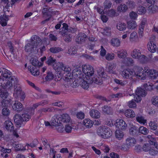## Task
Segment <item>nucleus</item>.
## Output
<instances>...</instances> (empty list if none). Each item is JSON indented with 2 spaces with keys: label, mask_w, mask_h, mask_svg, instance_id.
I'll return each instance as SVG.
<instances>
[{
  "label": "nucleus",
  "mask_w": 158,
  "mask_h": 158,
  "mask_svg": "<svg viewBox=\"0 0 158 158\" xmlns=\"http://www.w3.org/2000/svg\"><path fill=\"white\" fill-rule=\"evenodd\" d=\"M133 95L134 96V99L133 100L137 102H140L141 100V96H139V95H138L136 94H135V95L134 94H132L131 95Z\"/></svg>",
  "instance_id": "obj_63"
},
{
  "label": "nucleus",
  "mask_w": 158,
  "mask_h": 158,
  "mask_svg": "<svg viewBox=\"0 0 158 158\" xmlns=\"http://www.w3.org/2000/svg\"><path fill=\"white\" fill-rule=\"evenodd\" d=\"M42 12L44 14H45L48 12H51L52 14H53L54 12L50 7L48 6H46L43 9Z\"/></svg>",
  "instance_id": "obj_60"
},
{
  "label": "nucleus",
  "mask_w": 158,
  "mask_h": 158,
  "mask_svg": "<svg viewBox=\"0 0 158 158\" xmlns=\"http://www.w3.org/2000/svg\"><path fill=\"white\" fill-rule=\"evenodd\" d=\"M79 80L81 82V85L84 89H87L89 87V79L87 77H83V78H79Z\"/></svg>",
  "instance_id": "obj_14"
},
{
  "label": "nucleus",
  "mask_w": 158,
  "mask_h": 158,
  "mask_svg": "<svg viewBox=\"0 0 158 158\" xmlns=\"http://www.w3.org/2000/svg\"><path fill=\"white\" fill-rule=\"evenodd\" d=\"M25 50L27 52H33L35 48V50L37 51H38L39 49H37V48L35 46H34V45L31 44H27L25 47Z\"/></svg>",
  "instance_id": "obj_19"
},
{
  "label": "nucleus",
  "mask_w": 158,
  "mask_h": 158,
  "mask_svg": "<svg viewBox=\"0 0 158 158\" xmlns=\"http://www.w3.org/2000/svg\"><path fill=\"white\" fill-rule=\"evenodd\" d=\"M10 104V102L7 100H4L1 102V105L2 107H4V108H7Z\"/></svg>",
  "instance_id": "obj_52"
},
{
  "label": "nucleus",
  "mask_w": 158,
  "mask_h": 158,
  "mask_svg": "<svg viewBox=\"0 0 158 158\" xmlns=\"http://www.w3.org/2000/svg\"><path fill=\"white\" fill-rule=\"evenodd\" d=\"M117 54L118 56L120 58H124L126 56V54L125 53V52L123 50L120 51H118L117 52Z\"/></svg>",
  "instance_id": "obj_56"
},
{
  "label": "nucleus",
  "mask_w": 158,
  "mask_h": 158,
  "mask_svg": "<svg viewBox=\"0 0 158 158\" xmlns=\"http://www.w3.org/2000/svg\"><path fill=\"white\" fill-rule=\"evenodd\" d=\"M14 88V96L16 98H18L19 95L20 93L22 92L21 87L19 85H15Z\"/></svg>",
  "instance_id": "obj_25"
},
{
  "label": "nucleus",
  "mask_w": 158,
  "mask_h": 158,
  "mask_svg": "<svg viewBox=\"0 0 158 158\" xmlns=\"http://www.w3.org/2000/svg\"><path fill=\"white\" fill-rule=\"evenodd\" d=\"M59 119L61 121V123H67L70 121V118L69 115L67 114H64L60 115Z\"/></svg>",
  "instance_id": "obj_17"
},
{
  "label": "nucleus",
  "mask_w": 158,
  "mask_h": 158,
  "mask_svg": "<svg viewBox=\"0 0 158 158\" xmlns=\"http://www.w3.org/2000/svg\"><path fill=\"white\" fill-rule=\"evenodd\" d=\"M112 135V132L110 131V128L105 126L104 132H103V135H102V138L104 139L108 138L111 136Z\"/></svg>",
  "instance_id": "obj_22"
},
{
  "label": "nucleus",
  "mask_w": 158,
  "mask_h": 158,
  "mask_svg": "<svg viewBox=\"0 0 158 158\" xmlns=\"http://www.w3.org/2000/svg\"><path fill=\"white\" fill-rule=\"evenodd\" d=\"M145 72H147L148 74L149 75V76L152 79H154L156 78L158 75L157 72L154 70L147 69Z\"/></svg>",
  "instance_id": "obj_18"
},
{
  "label": "nucleus",
  "mask_w": 158,
  "mask_h": 158,
  "mask_svg": "<svg viewBox=\"0 0 158 158\" xmlns=\"http://www.w3.org/2000/svg\"><path fill=\"white\" fill-rule=\"evenodd\" d=\"M10 111L7 108H4L2 110V114L4 116H7L9 115Z\"/></svg>",
  "instance_id": "obj_59"
},
{
  "label": "nucleus",
  "mask_w": 158,
  "mask_h": 158,
  "mask_svg": "<svg viewBox=\"0 0 158 158\" xmlns=\"http://www.w3.org/2000/svg\"><path fill=\"white\" fill-rule=\"evenodd\" d=\"M87 36L84 33H80L78 34L76 38V42L79 44H82L85 43Z\"/></svg>",
  "instance_id": "obj_9"
},
{
  "label": "nucleus",
  "mask_w": 158,
  "mask_h": 158,
  "mask_svg": "<svg viewBox=\"0 0 158 158\" xmlns=\"http://www.w3.org/2000/svg\"><path fill=\"white\" fill-rule=\"evenodd\" d=\"M15 78H9L6 83L2 85V88L0 89V97L2 99H6L7 98L9 94L5 89L9 90L12 88L13 81H14Z\"/></svg>",
  "instance_id": "obj_1"
},
{
  "label": "nucleus",
  "mask_w": 158,
  "mask_h": 158,
  "mask_svg": "<svg viewBox=\"0 0 158 158\" xmlns=\"http://www.w3.org/2000/svg\"><path fill=\"white\" fill-rule=\"evenodd\" d=\"M146 10L144 7L139 6L138 8L137 12L139 14H144L145 13Z\"/></svg>",
  "instance_id": "obj_54"
},
{
  "label": "nucleus",
  "mask_w": 158,
  "mask_h": 158,
  "mask_svg": "<svg viewBox=\"0 0 158 158\" xmlns=\"http://www.w3.org/2000/svg\"><path fill=\"white\" fill-rule=\"evenodd\" d=\"M108 14L109 16L111 17L117 16L118 15V14L113 9H111L109 10L108 12Z\"/></svg>",
  "instance_id": "obj_58"
},
{
  "label": "nucleus",
  "mask_w": 158,
  "mask_h": 158,
  "mask_svg": "<svg viewBox=\"0 0 158 158\" xmlns=\"http://www.w3.org/2000/svg\"><path fill=\"white\" fill-rule=\"evenodd\" d=\"M13 109L17 112H20L22 111L23 109V104L18 101H15L12 106Z\"/></svg>",
  "instance_id": "obj_12"
},
{
  "label": "nucleus",
  "mask_w": 158,
  "mask_h": 158,
  "mask_svg": "<svg viewBox=\"0 0 158 158\" xmlns=\"http://www.w3.org/2000/svg\"><path fill=\"white\" fill-rule=\"evenodd\" d=\"M8 16L6 15H1L0 17V24L2 26H5L7 25V21L9 20Z\"/></svg>",
  "instance_id": "obj_21"
},
{
  "label": "nucleus",
  "mask_w": 158,
  "mask_h": 158,
  "mask_svg": "<svg viewBox=\"0 0 158 158\" xmlns=\"http://www.w3.org/2000/svg\"><path fill=\"white\" fill-rule=\"evenodd\" d=\"M60 120L59 118H57L56 117H54L52 119L51 124L52 125L55 126H58L59 123H60Z\"/></svg>",
  "instance_id": "obj_43"
},
{
  "label": "nucleus",
  "mask_w": 158,
  "mask_h": 158,
  "mask_svg": "<svg viewBox=\"0 0 158 158\" xmlns=\"http://www.w3.org/2000/svg\"><path fill=\"white\" fill-rule=\"evenodd\" d=\"M29 69H30V72L33 75L36 76L39 75L40 72L35 67L31 66Z\"/></svg>",
  "instance_id": "obj_38"
},
{
  "label": "nucleus",
  "mask_w": 158,
  "mask_h": 158,
  "mask_svg": "<svg viewBox=\"0 0 158 158\" xmlns=\"http://www.w3.org/2000/svg\"><path fill=\"white\" fill-rule=\"evenodd\" d=\"M116 67V64L114 63H111L109 64L107 66V71L110 73L115 74V71L114 70L115 69Z\"/></svg>",
  "instance_id": "obj_31"
},
{
  "label": "nucleus",
  "mask_w": 158,
  "mask_h": 158,
  "mask_svg": "<svg viewBox=\"0 0 158 158\" xmlns=\"http://www.w3.org/2000/svg\"><path fill=\"white\" fill-rule=\"evenodd\" d=\"M134 72L131 69H124L122 72V75L124 79H131L134 77Z\"/></svg>",
  "instance_id": "obj_10"
},
{
  "label": "nucleus",
  "mask_w": 158,
  "mask_h": 158,
  "mask_svg": "<svg viewBox=\"0 0 158 158\" xmlns=\"http://www.w3.org/2000/svg\"><path fill=\"white\" fill-rule=\"evenodd\" d=\"M102 110L104 113L108 114H111L113 113L112 108L110 106H105L102 107Z\"/></svg>",
  "instance_id": "obj_33"
},
{
  "label": "nucleus",
  "mask_w": 158,
  "mask_h": 158,
  "mask_svg": "<svg viewBox=\"0 0 158 158\" xmlns=\"http://www.w3.org/2000/svg\"><path fill=\"white\" fill-rule=\"evenodd\" d=\"M52 66L54 69L59 72L62 70V67H64V64L61 62H56Z\"/></svg>",
  "instance_id": "obj_28"
},
{
  "label": "nucleus",
  "mask_w": 158,
  "mask_h": 158,
  "mask_svg": "<svg viewBox=\"0 0 158 158\" xmlns=\"http://www.w3.org/2000/svg\"><path fill=\"white\" fill-rule=\"evenodd\" d=\"M111 45L114 47H118L120 44V41L117 38H112L110 41Z\"/></svg>",
  "instance_id": "obj_32"
},
{
  "label": "nucleus",
  "mask_w": 158,
  "mask_h": 158,
  "mask_svg": "<svg viewBox=\"0 0 158 158\" xmlns=\"http://www.w3.org/2000/svg\"><path fill=\"white\" fill-rule=\"evenodd\" d=\"M146 70H143V69L139 67H137L135 69V71L134 72V77L140 79L144 80L146 78L145 71Z\"/></svg>",
  "instance_id": "obj_4"
},
{
  "label": "nucleus",
  "mask_w": 158,
  "mask_h": 158,
  "mask_svg": "<svg viewBox=\"0 0 158 158\" xmlns=\"http://www.w3.org/2000/svg\"><path fill=\"white\" fill-rule=\"evenodd\" d=\"M135 94L142 97H144L147 94L146 91L141 88H138L135 91Z\"/></svg>",
  "instance_id": "obj_24"
},
{
  "label": "nucleus",
  "mask_w": 158,
  "mask_h": 158,
  "mask_svg": "<svg viewBox=\"0 0 158 158\" xmlns=\"http://www.w3.org/2000/svg\"><path fill=\"white\" fill-rule=\"evenodd\" d=\"M116 137L119 140L123 139L124 134L122 131L119 130H116L115 132Z\"/></svg>",
  "instance_id": "obj_37"
},
{
  "label": "nucleus",
  "mask_w": 158,
  "mask_h": 158,
  "mask_svg": "<svg viewBox=\"0 0 158 158\" xmlns=\"http://www.w3.org/2000/svg\"><path fill=\"white\" fill-rule=\"evenodd\" d=\"M54 77V75L53 73L50 72L48 71L47 72V75L45 77L46 81H50L53 79Z\"/></svg>",
  "instance_id": "obj_41"
},
{
  "label": "nucleus",
  "mask_w": 158,
  "mask_h": 158,
  "mask_svg": "<svg viewBox=\"0 0 158 158\" xmlns=\"http://www.w3.org/2000/svg\"><path fill=\"white\" fill-rule=\"evenodd\" d=\"M41 39L36 35H34L31 38V43L37 48L41 44Z\"/></svg>",
  "instance_id": "obj_11"
},
{
  "label": "nucleus",
  "mask_w": 158,
  "mask_h": 158,
  "mask_svg": "<svg viewBox=\"0 0 158 158\" xmlns=\"http://www.w3.org/2000/svg\"><path fill=\"white\" fill-rule=\"evenodd\" d=\"M56 60L54 59L52 56H50L47 57V60L46 62V63L49 65H54L56 62Z\"/></svg>",
  "instance_id": "obj_40"
},
{
  "label": "nucleus",
  "mask_w": 158,
  "mask_h": 158,
  "mask_svg": "<svg viewBox=\"0 0 158 158\" xmlns=\"http://www.w3.org/2000/svg\"><path fill=\"white\" fill-rule=\"evenodd\" d=\"M124 114L125 116L128 118H133L135 115L134 112L130 109L126 110L125 111Z\"/></svg>",
  "instance_id": "obj_36"
},
{
  "label": "nucleus",
  "mask_w": 158,
  "mask_h": 158,
  "mask_svg": "<svg viewBox=\"0 0 158 158\" xmlns=\"http://www.w3.org/2000/svg\"><path fill=\"white\" fill-rule=\"evenodd\" d=\"M126 143L129 147L133 146L136 143V141L133 138L129 137L126 140Z\"/></svg>",
  "instance_id": "obj_29"
},
{
  "label": "nucleus",
  "mask_w": 158,
  "mask_h": 158,
  "mask_svg": "<svg viewBox=\"0 0 158 158\" xmlns=\"http://www.w3.org/2000/svg\"><path fill=\"white\" fill-rule=\"evenodd\" d=\"M4 124L6 129L8 131L11 132L14 130L13 125L12 122L9 120L6 121Z\"/></svg>",
  "instance_id": "obj_20"
},
{
  "label": "nucleus",
  "mask_w": 158,
  "mask_h": 158,
  "mask_svg": "<svg viewBox=\"0 0 158 158\" xmlns=\"http://www.w3.org/2000/svg\"><path fill=\"white\" fill-rule=\"evenodd\" d=\"M116 127L121 130H125L127 127L125 122L122 119H117L115 124Z\"/></svg>",
  "instance_id": "obj_13"
},
{
  "label": "nucleus",
  "mask_w": 158,
  "mask_h": 158,
  "mask_svg": "<svg viewBox=\"0 0 158 158\" xmlns=\"http://www.w3.org/2000/svg\"><path fill=\"white\" fill-rule=\"evenodd\" d=\"M131 42H138L139 39L137 34L136 32L134 31L132 32L130 35L129 38Z\"/></svg>",
  "instance_id": "obj_30"
},
{
  "label": "nucleus",
  "mask_w": 158,
  "mask_h": 158,
  "mask_svg": "<svg viewBox=\"0 0 158 158\" xmlns=\"http://www.w3.org/2000/svg\"><path fill=\"white\" fill-rule=\"evenodd\" d=\"M60 34L63 36L64 40L68 42H70L72 40V36L70 34L64 32H60Z\"/></svg>",
  "instance_id": "obj_27"
},
{
  "label": "nucleus",
  "mask_w": 158,
  "mask_h": 158,
  "mask_svg": "<svg viewBox=\"0 0 158 158\" xmlns=\"http://www.w3.org/2000/svg\"><path fill=\"white\" fill-rule=\"evenodd\" d=\"M93 122L89 119H85L83 121V124L87 128H90L93 125Z\"/></svg>",
  "instance_id": "obj_34"
},
{
  "label": "nucleus",
  "mask_w": 158,
  "mask_h": 158,
  "mask_svg": "<svg viewBox=\"0 0 158 158\" xmlns=\"http://www.w3.org/2000/svg\"><path fill=\"white\" fill-rule=\"evenodd\" d=\"M114 81L117 84H119L123 86L127 84V81H122L115 78L114 79Z\"/></svg>",
  "instance_id": "obj_53"
},
{
  "label": "nucleus",
  "mask_w": 158,
  "mask_h": 158,
  "mask_svg": "<svg viewBox=\"0 0 158 158\" xmlns=\"http://www.w3.org/2000/svg\"><path fill=\"white\" fill-rule=\"evenodd\" d=\"M73 31H74V29L72 28H69L68 25L65 23H63L62 27V31H60V33L61 32H64L65 33L72 32Z\"/></svg>",
  "instance_id": "obj_23"
},
{
  "label": "nucleus",
  "mask_w": 158,
  "mask_h": 158,
  "mask_svg": "<svg viewBox=\"0 0 158 158\" xmlns=\"http://www.w3.org/2000/svg\"><path fill=\"white\" fill-rule=\"evenodd\" d=\"M0 73H2V74L3 75V76L4 77L7 79L6 80V82L8 81L9 78H15L14 81H13V84L15 83L16 84L17 83L18 81L17 79L14 76L11 77V73L7 69L4 68H3L0 71Z\"/></svg>",
  "instance_id": "obj_7"
},
{
  "label": "nucleus",
  "mask_w": 158,
  "mask_h": 158,
  "mask_svg": "<svg viewBox=\"0 0 158 158\" xmlns=\"http://www.w3.org/2000/svg\"><path fill=\"white\" fill-rule=\"evenodd\" d=\"M132 57L135 59H139L142 62L146 61L147 57L144 55H141L139 50L137 49H135L131 53Z\"/></svg>",
  "instance_id": "obj_6"
},
{
  "label": "nucleus",
  "mask_w": 158,
  "mask_h": 158,
  "mask_svg": "<svg viewBox=\"0 0 158 158\" xmlns=\"http://www.w3.org/2000/svg\"><path fill=\"white\" fill-rule=\"evenodd\" d=\"M82 70L83 73L88 76V77L91 76L94 73V68L89 64L83 65Z\"/></svg>",
  "instance_id": "obj_5"
},
{
  "label": "nucleus",
  "mask_w": 158,
  "mask_h": 158,
  "mask_svg": "<svg viewBox=\"0 0 158 158\" xmlns=\"http://www.w3.org/2000/svg\"><path fill=\"white\" fill-rule=\"evenodd\" d=\"M127 6L125 4H120L117 8V10L118 11L123 12H126L127 10Z\"/></svg>",
  "instance_id": "obj_39"
},
{
  "label": "nucleus",
  "mask_w": 158,
  "mask_h": 158,
  "mask_svg": "<svg viewBox=\"0 0 158 158\" xmlns=\"http://www.w3.org/2000/svg\"><path fill=\"white\" fill-rule=\"evenodd\" d=\"M149 124L152 130H154L156 129L157 125L156 123L155 122L151 121L149 123Z\"/></svg>",
  "instance_id": "obj_55"
},
{
  "label": "nucleus",
  "mask_w": 158,
  "mask_h": 158,
  "mask_svg": "<svg viewBox=\"0 0 158 158\" xmlns=\"http://www.w3.org/2000/svg\"><path fill=\"white\" fill-rule=\"evenodd\" d=\"M106 58L108 60H111L114 58V55L113 53H107L106 56Z\"/></svg>",
  "instance_id": "obj_57"
},
{
  "label": "nucleus",
  "mask_w": 158,
  "mask_h": 158,
  "mask_svg": "<svg viewBox=\"0 0 158 158\" xmlns=\"http://www.w3.org/2000/svg\"><path fill=\"white\" fill-rule=\"evenodd\" d=\"M31 118V115L28 111L24 110L23 114L19 115L16 114L14 117V120L17 125H20L23 121L27 122Z\"/></svg>",
  "instance_id": "obj_2"
},
{
  "label": "nucleus",
  "mask_w": 158,
  "mask_h": 158,
  "mask_svg": "<svg viewBox=\"0 0 158 158\" xmlns=\"http://www.w3.org/2000/svg\"><path fill=\"white\" fill-rule=\"evenodd\" d=\"M103 6L106 9H109L111 7L112 3L108 0H106L104 3Z\"/></svg>",
  "instance_id": "obj_50"
},
{
  "label": "nucleus",
  "mask_w": 158,
  "mask_h": 158,
  "mask_svg": "<svg viewBox=\"0 0 158 158\" xmlns=\"http://www.w3.org/2000/svg\"><path fill=\"white\" fill-rule=\"evenodd\" d=\"M152 104L154 105L158 106V96L154 97L152 99Z\"/></svg>",
  "instance_id": "obj_64"
},
{
  "label": "nucleus",
  "mask_w": 158,
  "mask_h": 158,
  "mask_svg": "<svg viewBox=\"0 0 158 158\" xmlns=\"http://www.w3.org/2000/svg\"><path fill=\"white\" fill-rule=\"evenodd\" d=\"M126 24L124 23L119 22L116 25L117 28L120 31H123L126 28Z\"/></svg>",
  "instance_id": "obj_44"
},
{
  "label": "nucleus",
  "mask_w": 158,
  "mask_h": 158,
  "mask_svg": "<svg viewBox=\"0 0 158 158\" xmlns=\"http://www.w3.org/2000/svg\"><path fill=\"white\" fill-rule=\"evenodd\" d=\"M64 71L65 76L64 77L65 80L68 81V80H71V78L73 77L71 73V68L68 66L64 65V67L62 68V70Z\"/></svg>",
  "instance_id": "obj_8"
},
{
  "label": "nucleus",
  "mask_w": 158,
  "mask_h": 158,
  "mask_svg": "<svg viewBox=\"0 0 158 158\" xmlns=\"http://www.w3.org/2000/svg\"><path fill=\"white\" fill-rule=\"evenodd\" d=\"M15 148L17 151H23L26 150V146L25 147L23 146L21 144H15Z\"/></svg>",
  "instance_id": "obj_51"
},
{
  "label": "nucleus",
  "mask_w": 158,
  "mask_h": 158,
  "mask_svg": "<svg viewBox=\"0 0 158 158\" xmlns=\"http://www.w3.org/2000/svg\"><path fill=\"white\" fill-rule=\"evenodd\" d=\"M139 132L142 134L146 135L148 133V130L146 128L143 126H141L139 128Z\"/></svg>",
  "instance_id": "obj_47"
},
{
  "label": "nucleus",
  "mask_w": 158,
  "mask_h": 158,
  "mask_svg": "<svg viewBox=\"0 0 158 158\" xmlns=\"http://www.w3.org/2000/svg\"><path fill=\"white\" fill-rule=\"evenodd\" d=\"M148 48L149 50L151 52H155L157 46L155 43H152V41H150L148 44Z\"/></svg>",
  "instance_id": "obj_26"
},
{
  "label": "nucleus",
  "mask_w": 158,
  "mask_h": 158,
  "mask_svg": "<svg viewBox=\"0 0 158 158\" xmlns=\"http://www.w3.org/2000/svg\"><path fill=\"white\" fill-rule=\"evenodd\" d=\"M146 21L145 19L143 20L140 24L139 26L138 33L140 38H142L143 35V30L144 25L146 23Z\"/></svg>",
  "instance_id": "obj_16"
},
{
  "label": "nucleus",
  "mask_w": 158,
  "mask_h": 158,
  "mask_svg": "<svg viewBox=\"0 0 158 158\" xmlns=\"http://www.w3.org/2000/svg\"><path fill=\"white\" fill-rule=\"evenodd\" d=\"M98 76L96 75L93 78L89 77V83L92 84L94 82L98 85H101L103 83V80L105 78L104 73L103 72L98 73Z\"/></svg>",
  "instance_id": "obj_3"
},
{
  "label": "nucleus",
  "mask_w": 158,
  "mask_h": 158,
  "mask_svg": "<svg viewBox=\"0 0 158 158\" xmlns=\"http://www.w3.org/2000/svg\"><path fill=\"white\" fill-rule=\"evenodd\" d=\"M50 51L53 53H56L62 51V49L58 47H53L49 49Z\"/></svg>",
  "instance_id": "obj_48"
},
{
  "label": "nucleus",
  "mask_w": 158,
  "mask_h": 158,
  "mask_svg": "<svg viewBox=\"0 0 158 158\" xmlns=\"http://www.w3.org/2000/svg\"><path fill=\"white\" fill-rule=\"evenodd\" d=\"M77 49L74 46L71 47L70 49L68 51L69 53L72 55L76 54L77 52Z\"/></svg>",
  "instance_id": "obj_62"
},
{
  "label": "nucleus",
  "mask_w": 158,
  "mask_h": 158,
  "mask_svg": "<svg viewBox=\"0 0 158 158\" xmlns=\"http://www.w3.org/2000/svg\"><path fill=\"white\" fill-rule=\"evenodd\" d=\"M149 154L152 156H155L158 153V151L156 150L154 148H150L148 151Z\"/></svg>",
  "instance_id": "obj_61"
},
{
  "label": "nucleus",
  "mask_w": 158,
  "mask_h": 158,
  "mask_svg": "<svg viewBox=\"0 0 158 158\" xmlns=\"http://www.w3.org/2000/svg\"><path fill=\"white\" fill-rule=\"evenodd\" d=\"M123 63L127 66H130L133 63V60L132 58L127 57L124 59Z\"/></svg>",
  "instance_id": "obj_42"
},
{
  "label": "nucleus",
  "mask_w": 158,
  "mask_h": 158,
  "mask_svg": "<svg viewBox=\"0 0 158 158\" xmlns=\"http://www.w3.org/2000/svg\"><path fill=\"white\" fill-rule=\"evenodd\" d=\"M128 27L130 29H135L137 26L136 23L134 21H130L128 23Z\"/></svg>",
  "instance_id": "obj_46"
},
{
  "label": "nucleus",
  "mask_w": 158,
  "mask_h": 158,
  "mask_svg": "<svg viewBox=\"0 0 158 158\" xmlns=\"http://www.w3.org/2000/svg\"><path fill=\"white\" fill-rule=\"evenodd\" d=\"M136 121L140 124L143 125L146 123L147 120L144 117L141 116H138L136 117Z\"/></svg>",
  "instance_id": "obj_45"
},
{
  "label": "nucleus",
  "mask_w": 158,
  "mask_h": 158,
  "mask_svg": "<svg viewBox=\"0 0 158 158\" xmlns=\"http://www.w3.org/2000/svg\"><path fill=\"white\" fill-rule=\"evenodd\" d=\"M91 116L93 118H98L100 117V113L97 110H92L89 112Z\"/></svg>",
  "instance_id": "obj_35"
},
{
  "label": "nucleus",
  "mask_w": 158,
  "mask_h": 158,
  "mask_svg": "<svg viewBox=\"0 0 158 158\" xmlns=\"http://www.w3.org/2000/svg\"><path fill=\"white\" fill-rule=\"evenodd\" d=\"M105 126L100 127L97 130V133L98 135L101 137L102 138V135H103V132H104V128Z\"/></svg>",
  "instance_id": "obj_49"
},
{
  "label": "nucleus",
  "mask_w": 158,
  "mask_h": 158,
  "mask_svg": "<svg viewBox=\"0 0 158 158\" xmlns=\"http://www.w3.org/2000/svg\"><path fill=\"white\" fill-rule=\"evenodd\" d=\"M81 78L80 77H78L76 80L73 81V77L71 78V80H68V81H66L68 82V84L70 85L72 87H74L78 86L81 85V82L79 80V78Z\"/></svg>",
  "instance_id": "obj_15"
}]
</instances>
